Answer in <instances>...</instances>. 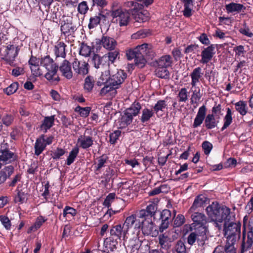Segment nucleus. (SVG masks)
Wrapping results in <instances>:
<instances>
[{
    "mask_svg": "<svg viewBox=\"0 0 253 253\" xmlns=\"http://www.w3.org/2000/svg\"><path fill=\"white\" fill-rule=\"evenodd\" d=\"M151 46L150 44L143 43L133 49H129L126 51V58L128 60L134 59L135 65L142 68L144 67L147 62L144 58L145 55L151 58L155 56V53Z\"/></svg>",
    "mask_w": 253,
    "mask_h": 253,
    "instance_id": "1",
    "label": "nucleus"
},
{
    "mask_svg": "<svg viewBox=\"0 0 253 253\" xmlns=\"http://www.w3.org/2000/svg\"><path fill=\"white\" fill-rule=\"evenodd\" d=\"M241 222H224L223 231L226 240L236 242L241 237Z\"/></svg>",
    "mask_w": 253,
    "mask_h": 253,
    "instance_id": "2",
    "label": "nucleus"
},
{
    "mask_svg": "<svg viewBox=\"0 0 253 253\" xmlns=\"http://www.w3.org/2000/svg\"><path fill=\"white\" fill-rule=\"evenodd\" d=\"M157 207L154 204L148 205L145 209L136 211V215L139 220L141 221H154L156 220Z\"/></svg>",
    "mask_w": 253,
    "mask_h": 253,
    "instance_id": "3",
    "label": "nucleus"
},
{
    "mask_svg": "<svg viewBox=\"0 0 253 253\" xmlns=\"http://www.w3.org/2000/svg\"><path fill=\"white\" fill-rule=\"evenodd\" d=\"M17 155L10 151L9 145L7 143L3 142L0 144V161L6 163H10L17 159ZM1 164L0 163V169Z\"/></svg>",
    "mask_w": 253,
    "mask_h": 253,
    "instance_id": "4",
    "label": "nucleus"
},
{
    "mask_svg": "<svg viewBox=\"0 0 253 253\" xmlns=\"http://www.w3.org/2000/svg\"><path fill=\"white\" fill-rule=\"evenodd\" d=\"M112 22L120 27L126 26L129 23L130 14L127 10L123 9L114 14H111Z\"/></svg>",
    "mask_w": 253,
    "mask_h": 253,
    "instance_id": "5",
    "label": "nucleus"
},
{
    "mask_svg": "<svg viewBox=\"0 0 253 253\" xmlns=\"http://www.w3.org/2000/svg\"><path fill=\"white\" fill-rule=\"evenodd\" d=\"M95 44L98 47L101 45L106 49L112 51L114 50L117 45V41L113 38L107 36H103L101 39L95 40Z\"/></svg>",
    "mask_w": 253,
    "mask_h": 253,
    "instance_id": "6",
    "label": "nucleus"
},
{
    "mask_svg": "<svg viewBox=\"0 0 253 253\" xmlns=\"http://www.w3.org/2000/svg\"><path fill=\"white\" fill-rule=\"evenodd\" d=\"M222 211L220 205L217 202H212L206 209V213L211 219V221H217V219L220 218L217 213H219V211Z\"/></svg>",
    "mask_w": 253,
    "mask_h": 253,
    "instance_id": "7",
    "label": "nucleus"
},
{
    "mask_svg": "<svg viewBox=\"0 0 253 253\" xmlns=\"http://www.w3.org/2000/svg\"><path fill=\"white\" fill-rule=\"evenodd\" d=\"M126 74L122 70H117V72L111 76L109 80L110 84L114 88H118L126 78Z\"/></svg>",
    "mask_w": 253,
    "mask_h": 253,
    "instance_id": "8",
    "label": "nucleus"
},
{
    "mask_svg": "<svg viewBox=\"0 0 253 253\" xmlns=\"http://www.w3.org/2000/svg\"><path fill=\"white\" fill-rule=\"evenodd\" d=\"M107 21V16L102 12H99L90 17L88 27L89 29H93L99 25L105 24Z\"/></svg>",
    "mask_w": 253,
    "mask_h": 253,
    "instance_id": "9",
    "label": "nucleus"
},
{
    "mask_svg": "<svg viewBox=\"0 0 253 253\" xmlns=\"http://www.w3.org/2000/svg\"><path fill=\"white\" fill-rule=\"evenodd\" d=\"M72 66L74 72L78 75L84 76L88 73L89 65L85 61H79L75 58L72 63Z\"/></svg>",
    "mask_w": 253,
    "mask_h": 253,
    "instance_id": "10",
    "label": "nucleus"
},
{
    "mask_svg": "<svg viewBox=\"0 0 253 253\" xmlns=\"http://www.w3.org/2000/svg\"><path fill=\"white\" fill-rule=\"evenodd\" d=\"M216 44H210L208 47L204 48L201 52V60L200 62L203 64H207L210 62L215 53V48Z\"/></svg>",
    "mask_w": 253,
    "mask_h": 253,
    "instance_id": "11",
    "label": "nucleus"
},
{
    "mask_svg": "<svg viewBox=\"0 0 253 253\" xmlns=\"http://www.w3.org/2000/svg\"><path fill=\"white\" fill-rule=\"evenodd\" d=\"M245 232V230L244 229L243 231V239L241 251V253H244L245 252H246L251 249L253 244V228L251 227L250 228V230L248 233L247 238L246 237Z\"/></svg>",
    "mask_w": 253,
    "mask_h": 253,
    "instance_id": "12",
    "label": "nucleus"
},
{
    "mask_svg": "<svg viewBox=\"0 0 253 253\" xmlns=\"http://www.w3.org/2000/svg\"><path fill=\"white\" fill-rule=\"evenodd\" d=\"M142 231L144 235L157 237L159 234L158 227L154 222H141Z\"/></svg>",
    "mask_w": 253,
    "mask_h": 253,
    "instance_id": "13",
    "label": "nucleus"
},
{
    "mask_svg": "<svg viewBox=\"0 0 253 253\" xmlns=\"http://www.w3.org/2000/svg\"><path fill=\"white\" fill-rule=\"evenodd\" d=\"M222 211H219L217 214L220 218L217 219V221H233L235 220V214L234 212H231L230 209L225 206H220Z\"/></svg>",
    "mask_w": 253,
    "mask_h": 253,
    "instance_id": "14",
    "label": "nucleus"
},
{
    "mask_svg": "<svg viewBox=\"0 0 253 253\" xmlns=\"http://www.w3.org/2000/svg\"><path fill=\"white\" fill-rule=\"evenodd\" d=\"M92 62L96 69L106 70L109 68V63L107 61L106 56L100 57L98 54H94L92 58Z\"/></svg>",
    "mask_w": 253,
    "mask_h": 253,
    "instance_id": "15",
    "label": "nucleus"
},
{
    "mask_svg": "<svg viewBox=\"0 0 253 253\" xmlns=\"http://www.w3.org/2000/svg\"><path fill=\"white\" fill-rule=\"evenodd\" d=\"M58 69L64 77L68 80L72 78L73 73L72 70V65L68 60L64 59L60 66H58Z\"/></svg>",
    "mask_w": 253,
    "mask_h": 253,
    "instance_id": "16",
    "label": "nucleus"
},
{
    "mask_svg": "<svg viewBox=\"0 0 253 253\" xmlns=\"http://www.w3.org/2000/svg\"><path fill=\"white\" fill-rule=\"evenodd\" d=\"M93 144V138L91 136L84 135H80L77 139V146L83 149L87 150Z\"/></svg>",
    "mask_w": 253,
    "mask_h": 253,
    "instance_id": "17",
    "label": "nucleus"
},
{
    "mask_svg": "<svg viewBox=\"0 0 253 253\" xmlns=\"http://www.w3.org/2000/svg\"><path fill=\"white\" fill-rule=\"evenodd\" d=\"M204 73L202 69L200 67H197L194 68L190 73V76L191 79V84L192 87L195 86L200 81L203 80Z\"/></svg>",
    "mask_w": 253,
    "mask_h": 253,
    "instance_id": "18",
    "label": "nucleus"
},
{
    "mask_svg": "<svg viewBox=\"0 0 253 253\" xmlns=\"http://www.w3.org/2000/svg\"><path fill=\"white\" fill-rule=\"evenodd\" d=\"M207 112V108L205 105L201 106L198 111L197 114L194 120L193 127L196 128L201 126L205 120Z\"/></svg>",
    "mask_w": 253,
    "mask_h": 253,
    "instance_id": "19",
    "label": "nucleus"
},
{
    "mask_svg": "<svg viewBox=\"0 0 253 253\" xmlns=\"http://www.w3.org/2000/svg\"><path fill=\"white\" fill-rule=\"evenodd\" d=\"M125 223L123 225L120 224L113 226L110 230L111 236L116 239L120 240L123 235L125 236L126 233V230L124 229Z\"/></svg>",
    "mask_w": 253,
    "mask_h": 253,
    "instance_id": "20",
    "label": "nucleus"
},
{
    "mask_svg": "<svg viewBox=\"0 0 253 253\" xmlns=\"http://www.w3.org/2000/svg\"><path fill=\"white\" fill-rule=\"evenodd\" d=\"M132 10V14L133 15L134 18L136 22L143 23L149 20V13L147 11H140L141 9H136L134 10V7H133Z\"/></svg>",
    "mask_w": 253,
    "mask_h": 253,
    "instance_id": "21",
    "label": "nucleus"
},
{
    "mask_svg": "<svg viewBox=\"0 0 253 253\" xmlns=\"http://www.w3.org/2000/svg\"><path fill=\"white\" fill-rule=\"evenodd\" d=\"M14 168L12 165L4 167L0 170V185L3 184L7 179L14 173Z\"/></svg>",
    "mask_w": 253,
    "mask_h": 253,
    "instance_id": "22",
    "label": "nucleus"
},
{
    "mask_svg": "<svg viewBox=\"0 0 253 253\" xmlns=\"http://www.w3.org/2000/svg\"><path fill=\"white\" fill-rule=\"evenodd\" d=\"M208 198L203 195H199L196 197L189 212H192L198 208L202 207L208 201Z\"/></svg>",
    "mask_w": 253,
    "mask_h": 253,
    "instance_id": "23",
    "label": "nucleus"
},
{
    "mask_svg": "<svg viewBox=\"0 0 253 253\" xmlns=\"http://www.w3.org/2000/svg\"><path fill=\"white\" fill-rule=\"evenodd\" d=\"M46 70L47 72L45 74L44 77L48 81L52 83L58 82L60 81V78L57 75V72L58 70V66Z\"/></svg>",
    "mask_w": 253,
    "mask_h": 253,
    "instance_id": "24",
    "label": "nucleus"
},
{
    "mask_svg": "<svg viewBox=\"0 0 253 253\" xmlns=\"http://www.w3.org/2000/svg\"><path fill=\"white\" fill-rule=\"evenodd\" d=\"M5 52V58L9 61H13L18 55V47L13 44H9L6 46Z\"/></svg>",
    "mask_w": 253,
    "mask_h": 253,
    "instance_id": "25",
    "label": "nucleus"
},
{
    "mask_svg": "<svg viewBox=\"0 0 253 253\" xmlns=\"http://www.w3.org/2000/svg\"><path fill=\"white\" fill-rule=\"evenodd\" d=\"M67 46L63 42H57L54 46V52L56 57H62L65 58L66 56L65 48Z\"/></svg>",
    "mask_w": 253,
    "mask_h": 253,
    "instance_id": "26",
    "label": "nucleus"
},
{
    "mask_svg": "<svg viewBox=\"0 0 253 253\" xmlns=\"http://www.w3.org/2000/svg\"><path fill=\"white\" fill-rule=\"evenodd\" d=\"M154 114L153 109L147 107L144 108L142 110L141 115L140 117V122L142 124L147 123L153 117Z\"/></svg>",
    "mask_w": 253,
    "mask_h": 253,
    "instance_id": "27",
    "label": "nucleus"
},
{
    "mask_svg": "<svg viewBox=\"0 0 253 253\" xmlns=\"http://www.w3.org/2000/svg\"><path fill=\"white\" fill-rule=\"evenodd\" d=\"M208 228L203 222H194V232L198 236L206 237Z\"/></svg>",
    "mask_w": 253,
    "mask_h": 253,
    "instance_id": "28",
    "label": "nucleus"
},
{
    "mask_svg": "<svg viewBox=\"0 0 253 253\" xmlns=\"http://www.w3.org/2000/svg\"><path fill=\"white\" fill-rule=\"evenodd\" d=\"M41 65L44 67L46 69L58 66L49 55L41 58Z\"/></svg>",
    "mask_w": 253,
    "mask_h": 253,
    "instance_id": "29",
    "label": "nucleus"
},
{
    "mask_svg": "<svg viewBox=\"0 0 253 253\" xmlns=\"http://www.w3.org/2000/svg\"><path fill=\"white\" fill-rule=\"evenodd\" d=\"M218 121H216L215 116L213 114H208L206 116L205 119V126L208 129H211L216 127L218 124Z\"/></svg>",
    "mask_w": 253,
    "mask_h": 253,
    "instance_id": "30",
    "label": "nucleus"
},
{
    "mask_svg": "<svg viewBox=\"0 0 253 253\" xmlns=\"http://www.w3.org/2000/svg\"><path fill=\"white\" fill-rule=\"evenodd\" d=\"M77 28L75 26L70 23L64 22L61 26V31L65 36H70L74 33Z\"/></svg>",
    "mask_w": 253,
    "mask_h": 253,
    "instance_id": "31",
    "label": "nucleus"
},
{
    "mask_svg": "<svg viewBox=\"0 0 253 253\" xmlns=\"http://www.w3.org/2000/svg\"><path fill=\"white\" fill-rule=\"evenodd\" d=\"M157 63L158 66L168 68L171 66L172 59L169 55H163L157 61Z\"/></svg>",
    "mask_w": 253,
    "mask_h": 253,
    "instance_id": "32",
    "label": "nucleus"
},
{
    "mask_svg": "<svg viewBox=\"0 0 253 253\" xmlns=\"http://www.w3.org/2000/svg\"><path fill=\"white\" fill-rule=\"evenodd\" d=\"M54 120V115L45 117L41 126V129L43 130L44 132H46L47 130L53 126Z\"/></svg>",
    "mask_w": 253,
    "mask_h": 253,
    "instance_id": "33",
    "label": "nucleus"
},
{
    "mask_svg": "<svg viewBox=\"0 0 253 253\" xmlns=\"http://www.w3.org/2000/svg\"><path fill=\"white\" fill-rule=\"evenodd\" d=\"M142 109L141 104L138 102H134L126 111L133 117L137 116Z\"/></svg>",
    "mask_w": 253,
    "mask_h": 253,
    "instance_id": "34",
    "label": "nucleus"
},
{
    "mask_svg": "<svg viewBox=\"0 0 253 253\" xmlns=\"http://www.w3.org/2000/svg\"><path fill=\"white\" fill-rule=\"evenodd\" d=\"M95 84L94 78L91 76H88L84 79V88L85 92L90 93L92 92Z\"/></svg>",
    "mask_w": 253,
    "mask_h": 253,
    "instance_id": "35",
    "label": "nucleus"
},
{
    "mask_svg": "<svg viewBox=\"0 0 253 253\" xmlns=\"http://www.w3.org/2000/svg\"><path fill=\"white\" fill-rule=\"evenodd\" d=\"M42 137H40L36 141L34 146L35 155L39 156L45 149V144L43 143Z\"/></svg>",
    "mask_w": 253,
    "mask_h": 253,
    "instance_id": "36",
    "label": "nucleus"
},
{
    "mask_svg": "<svg viewBox=\"0 0 253 253\" xmlns=\"http://www.w3.org/2000/svg\"><path fill=\"white\" fill-rule=\"evenodd\" d=\"M171 217V213L169 210H164L162 211H156V220H161V221H168Z\"/></svg>",
    "mask_w": 253,
    "mask_h": 253,
    "instance_id": "37",
    "label": "nucleus"
},
{
    "mask_svg": "<svg viewBox=\"0 0 253 253\" xmlns=\"http://www.w3.org/2000/svg\"><path fill=\"white\" fill-rule=\"evenodd\" d=\"M232 112L229 108L226 109V114L223 118V125L221 128V131L224 130L229 126L233 122Z\"/></svg>",
    "mask_w": 253,
    "mask_h": 253,
    "instance_id": "38",
    "label": "nucleus"
},
{
    "mask_svg": "<svg viewBox=\"0 0 253 253\" xmlns=\"http://www.w3.org/2000/svg\"><path fill=\"white\" fill-rule=\"evenodd\" d=\"M167 104L165 100H159L153 106V112L158 117L159 116V112H163L167 108Z\"/></svg>",
    "mask_w": 253,
    "mask_h": 253,
    "instance_id": "39",
    "label": "nucleus"
},
{
    "mask_svg": "<svg viewBox=\"0 0 253 253\" xmlns=\"http://www.w3.org/2000/svg\"><path fill=\"white\" fill-rule=\"evenodd\" d=\"M167 68L158 66L155 71L156 76L162 79H167L169 78V73Z\"/></svg>",
    "mask_w": 253,
    "mask_h": 253,
    "instance_id": "40",
    "label": "nucleus"
},
{
    "mask_svg": "<svg viewBox=\"0 0 253 253\" xmlns=\"http://www.w3.org/2000/svg\"><path fill=\"white\" fill-rule=\"evenodd\" d=\"M110 78L111 76L109 69L105 70L104 72H102V74L97 82V85L100 86L104 84L110 80Z\"/></svg>",
    "mask_w": 253,
    "mask_h": 253,
    "instance_id": "41",
    "label": "nucleus"
},
{
    "mask_svg": "<svg viewBox=\"0 0 253 253\" xmlns=\"http://www.w3.org/2000/svg\"><path fill=\"white\" fill-rule=\"evenodd\" d=\"M170 238L165 234L160 235L159 236V243L162 248L168 250L170 247Z\"/></svg>",
    "mask_w": 253,
    "mask_h": 253,
    "instance_id": "42",
    "label": "nucleus"
},
{
    "mask_svg": "<svg viewBox=\"0 0 253 253\" xmlns=\"http://www.w3.org/2000/svg\"><path fill=\"white\" fill-rule=\"evenodd\" d=\"M243 7V4L234 2H231L226 5V9L228 13L239 12L242 10Z\"/></svg>",
    "mask_w": 253,
    "mask_h": 253,
    "instance_id": "43",
    "label": "nucleus"
},
{
    "mask_svg": "<svg viewBox=\"0 0 253 253\" xmlns=\"http://www.w3.org/2000/svg\"><path fill=\"white\" fill-rule=\"evenodd\" d=\"M117 239L114 237H110L105 239L104 242V246L110 249L111 252H113L115 249H117V245L118 244Z\"/></svg>",
    "mask_w": 253,
    "mask_h": 253,
    "instance_id": "44",
    "label": "nucleus"
},
{
    "mask_svg": "<svg viewBox=\"0 0 253 253\" xmlns=\"http://www.w3.org/2000/svg\"><path fill=\"white\" fill-rule=\"evenodd\" d=\"M79 152V148L78 146L74 147L72 151L69 153V155L67 158L66 164L68 166L71 165L75 161Z\"/></svg>",
    "mask_w": 253,
    "mask_h": 253,
    "instance_id": "45",
    "label": "nucleus"
},
{
    "mask_svg": "<svg viewBox=\"0 0 253 253\" xmlns=\"http://www.w3.org/2000/svg\"><path fill=\"white\" fill-rule=\"evenodd\" d=\"M236 110L242 115L244 116L247 113V106L246 102L239 101L235 103Z\"/></svg>",
    "mask_w": 253,
    "mask_h": 253,
    "instance_id": "46",
    "label": "nucleus"
},
{
    "mask_svg": "<svg viewBox=\"0 0 253 253\" xmlns=\"http://www.w3.org/2000/svg\"><path fill=\"white\" fill-rule=\"evenodd\" d=\"M17 195L15 197V202H19L21 204L23 203L27 199V193L24 189H17Z\"/></svg>",
    "mask_w": 253,
    "mask_h": 253,
    "instance_id": "47",
    "label": "nucleus"
},
{
    "mask_svg": "<svg viewBox=\"0 0 253 253\" xmlns=\"http://www.w3.org/2000/svg\"><path fill=\"white\" fill-rule=\"evenodd\" d=\"M107 157L102 155L98 158L97 164H95V172L98 174L100 172V169L105 166V164L107 163Z\"/></svg>",
    "mask_w": 253,
    "mask_h": 253,
    "instance_id": "48",
    "label": "nucleus"
},
{
    "mask_svg": "<svg viewBox=\"0 0 253 253\" xmlns=\"http://www.w3.org/2000/svg\"><path fill=\"white\" fill-rule=\"evenodd\" d=\"M235 243V242L226 240L225 245L223 246V253H236V249L234 247Z\"/></svg>",
    "mask_w": 253,
    "mask_h": 253,
    "instance_id": "49",
    "label": "nucleus"
},
{
    "mask_svg": "<svg viewBox=\"0 0 253 253\" xmlns=\"http://www.w3.org/2000/svg\"><path fill=\"white\" fill-rule=\"evenodd\" d=\"M133 118V117L125 110L124 114L121 118V124L127 126L132 123Z\"/></svg>",
    "mask_w": 253,
    "mask_h": 253,
    "instance_id": "50",
    "label": "nucleus"
},
{
    "mask_svg": "<svg viewBox=\"0 0 253 253\" xmlns=\"http://www.w3.org/2000/svg\"><path fill=\"white\" fill-rule=\"evenodd\" d=\"M91 111V108L90 107H82L80 106H78L75 108V111L78 112L80 116L82 117H87Z\"/></svg>",
    "mask_w": 253,
    "mask_h": 253,
    "instance_id": "51",
    "label": "nucleus"
},
{
    "mask_svg": "<svg viewBox=\"0 0 253 253\" xmlns=\"http://www.w3.org/2000/svg\"><path fill=\"white\" fill-rule=\"evenodd\" d=\"M120 54L119 51L118 50H114L113 51H110L107 54H106L104 56H107V61L110 63H114L117 58Z\"/></svg>",
    "mask_w": 253,
    "mask_h": 253,
    "instance_id": "52",
    "label": "nucleus"
},
{
    "mask_svg": "<svg viewBox=\"0 0 253 253\" xmlns=\"http://www.w3.org/2000/svg\"><path fill=\"white\" fill-rule=\"evenodd\" d=\"M188 92L185 87L180 89L178 94V101L179 102H186L188 100Z\"/></svg>",
    "mask_w": 253,
    "mask_h": 253,
    "instance_id": "53",
    "label": "nucleus"
},
{
    "mask_svg": "<svg viewBox=\"0 0 253 253\" xmlns=\"http://www.w3.org/2000/svg\"><path fill=\"white\" fill-rule=\"evenodd\" d=\"M66 153L65 149L61 148H57L56 150L51 152V155L54 160L60 159Z\"/></svg>",
    "mask_w": 253,
    "mask_h": 253,
    "instance_id": "54",
    "label": "nucleus"
},
{
    "mask_svg": "<svg viewBox=\"0 0 253 253\" xmlns=\"http://www.w3.org/2000/svg\"><path fill=\"white\" fill-rule=\"evenodd\" d=\"M91 51V50L90 46H88L87 44L84 43H82L80 50V55L84 57H87L89 56Z\"/></svg>",
    "mask_w": 253,
    "mask_h": 253,
    "instance_id": "55",
    "label": "nucleus"
},
{
    "mask_svg": "<svg viewBox=\"0 0 253 253\" xmlns=\"http://www.w3.org/2000/svg\"><path fill=\"white\" fill-rule=\"evenodd\" d=\"M77 214V211L75 209L66 206L63 210V215L64 217H67L70 218L73 217Z\"/></svg>",
    "mask_w": 253,
    "mask_h": 253,
    "instance_id": "56",
    "label": "nucleus"
},
{
    "mask_svg": "<svg viewBox=\"0 0 253 253\" xmlns=\"http://www.w3.org/2000/svg\"><path fill=\"white\" fill-rule=\"evenodd\" d=\"M121 131L116 130L109 134V142L111 144L114 145L117 142V140L121 136Z\"/></svg>",
    "mask_w": 253,
    "mask_h": 253,
    "instance_id": "57",
    "label": "nucleus"
},
{
    "mask_svg": "<svg viewBox=\"0 0 253 253\" xmlns=\"http://www.w3.org/2000/svg\"><path fill=\"white\" fill-rule=\"evenodd\" d=\"M192 221H206L207 217L202 213L195 212L191 215Z\"/></svg>",
    "mask_w": 253,
    "mask_h": 253,
    "instance_id": "58",
    "label": "nucleus"
},
{
    "mask_svg": "<svg viewBox=\"0 0 253 253\" xmlns=\"http://www.w3.org/2000/svg\"><path fill=\"white\" fill-rule=\"evenodd\" d=\"M18 83L14 82L9 86L4 89V92L7 95H11L15 93L18 88Z\"/></svg>",
    "mask_w": 253,
    "mask_h": 253,
    "instance_id": "59",
    "label": "nucleus"
},
{
    "mask_svg": "<svg viewBox=\"0 0 253 253\" xmlns=\"http://www.w3.org/2000/svg\"><path fill=\"white\" fill-rule=\"evenodd\" d=\"M202 97V95L200 93V89H199L198 91L195 90L193 91L192 94L191 95V103L193 104H197L198 101L200 100Z\"/></svg>",
    "mask_w": 253,
    "mask_h": 253,
    "instance_id": "60",
    "label": "nucleus"
},
{
    "mask_svg": "<svg viewBox=\"0 0 253 253\" xmlns=\"http://www.w3.org/2000/svg\"><path fill=\"white\" fill-rule=\"evenodd\" d=\"M116 194L115 193H110L106 197L103 205L105 207L109 208L111 203L114 201L115 198Z\"/></svg>",
    "mask_w": 253,
    "mask_h": 253,
    "instance_id": "61",
    "label": "nucleus"
},
{
    "mask_svg": "<svg viewBox=\"0 0 253 253\" xmlns=\"http://www.w3.org/2000/svg\"><path fill=\"white\" fill-rule=\"evenodd\" d=\"M14 116L11 114H7L2 118V124L6 126H10L14 121Z\"/></svg>",
    "mask_w": 253,
    "mask_h": 253,
    "instance_id": "62",
    "label": "nucleus"
},
{
    "mask_svg": "<svg viewBox=\"0 0 253 253\" xmlns=\"http://www.w3.org/2000/svg\"><path fill=\"white\" fill-rule=\"evenodd\" d=\"M175 251L177 253H186V247L182 240H179L177 242L175 245Z\"/></svg>",
    "mask_w": 253,
    "mask_h": 253,
    "instance_id": "63",
    "label": "nucleus"
},
{
    "mask_svg": "<svg viewBox=\"0 0 253 253\" xmlns=\"http://www.w3.org/2000/svg\"><path fill=\"white\" fill-rule=\"evenodd\" d=\"M122 9H123V8H122L121 4L119 1L117 0L113 1L111 7L110 15L122 10Z\"/></svg>",
    "mask_w": 253,
    "mask_h": 253,
    "instance_id": "64",
    "label": "nucleus"
}]
</instances>
